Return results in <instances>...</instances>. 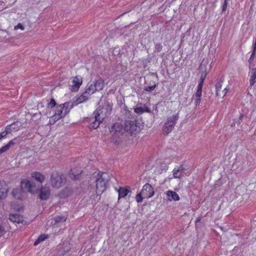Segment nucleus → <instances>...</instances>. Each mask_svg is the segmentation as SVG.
<instances>
[{
    "instance_id": "22",
    "label": "nucleus",
    "mask_w": 256,
    "mask_h": 256,
    "mask_svg": "<svg viewBox=\"0 0 256 256\" xmlns=\"http://www.w3.org/2000/svg\"><path fill=\"white\" fill-rule=\"evenodd\" d=\"M48 238V236L46 234H40L34 242V246H36Z\"/></svg>"
},
{
    "instance_id": "48",
    "label": "nucleus",
    "mask_w": 256,
    "mask_h": 256,
    "mask_svg": "<svg viewBox=\"0 0 256 256\" xmlns=\"http://www.w3.org/2000/svg\"><path fill=\"white\" fill-rule=\"evenodd\" d=\"M224 94L223 96H224L226 94V92H228L227 89L226 88H224Z\"/></svg>"
},
{
    "instance_id": "2",
    "label": "nucleus",
    "mask_w": 256,
    "mask_h": 256,
    "mask_svg": "<svg viewBox=\"0 0 256 256\" xmlns=\"http://www.w3.org/2000/svg\"><path fill=\"white\" fill-rule=\"evenodd\" d=\"M111 108L109 105L106 106V108L100 106L98 107L94 112L92 116L88 118L89 124V128L90 130H95L99 127L100 124L102 122L104 118L108 116L107 114H109Z\"/></svg>"
},
{
    "instance_id": "19",
    "label": "nucleus",
    "mask_w": 256,
    "mask_h": 256,
    "mask_svg": "<svg viewBox=\"0 0 256 256\" xmlns=\"http://www.w3.org/2000/svg\"><path fill=\"white\" fill-rule=\"evenodd\" d=\"M118 199L121 198H124L130 192V190L126 188L120 187L118 190Z\"/></svg>"
},
{
    "instance_id": "21",
    "label": "nucleus",
    "mask_w": 256,
    "mask_h": 256,
    "mask_svg": "<svg viewBox=\"0 0 256 256\" xmlns=\"http://www.w3.org/2000/svg\"><path fill=\"white\" fill-rule=\"evenodd\" d=\"M202 92H196V94L194 95L193 98L194 100V104L196 106L200 104L201 101Z\"/></svg>"
},
{
    "instance_id": "43",
    "label": "nucleus",
    "mask_w": 256,
    "mask_h": 256,
    "mask_svg": "<svg viewBox=\"0 0 256 256\" xmlns=\"http://www.w3.org/2000/svg\"><path fill=\"white\" fill-rule=\"evenodd\" d=\"M252 51L256 52V40L252 42Z\"/></svg>"
},
{
    "instance_id": "52",
    "label": "nucleus",
    "mask_w": 256,
    "mask_h": 256,
    "mask_svg": "<svg viewBox=\"0 0 256 256\" xmlns=\"http://www.w3.org/2000/svg\"><path fill=\"white\" fill-rule=\"evenodd\" d=\"M2 139V138L1 137V136L0 135V140Z\"/></svg>"
},
{
    "instance_id": "4",
    "label": "nucleus",
    "mask_w": 256,
    "mask_h": 256,
    "mask_svg": "<svg viewBox=\"0 0 256 256\" xmlns=\"http://www.w3.org/2000/svg\"><path fill=\"white\" fill-rule=\"evenodd\" d=\"M178 114H177L170 116L168 118L163 128V133L164 135H168L172 131L178 119Z\"/></svg>"
},
{
    "instance_id": "12",
    "label": "nucleus",
    "mask_w": 256,
    "mask_h": 256,
    "mask_svg": "<svg viewBox=\"0 0 256 256\" xmlns=\"http://www.w3.org/2000/svg\"><path fill=\"white\" fill-rule=\"evenodd\" d=\"M88 99V98L82 92L79 97L76 98L75 101L72 102H70V108H72L74 106L86 101Z\"/></svg>"
},
{
    "instance_id": "9",
    "label": "nucleus",
    "mask_w": 256,
    "mask_h": 256,
    "mask_svg": "<svg viewBox=\"0 0 256 256\" xmlns=\"http://www.w3.org/2000/svg\"><path fill=\"white\" fill-rule=\"evenodd\" d=\"M143 194L144 198H150L152 197L154 194V191L153 187L150 184H146L142 188L140 192Z\"/></svg>"
},
{
    "instance_id": "24",
    "label": "nucleus",
    "mask_w": 256,
    "mask_h": 256,
    "mask_svg": "<svg viewBox=\"0 0 256 256\" xmlns=\"http://www.w3.org/2000/svg\"><path fill=\"white\" fill-rule=\"evenodd\" d=\"M58 106L54 98H52L50 102L48 104L47 107L49 109H52L54 107H56Z\"/></svg>"
},
{
    "instance_id": "8",
    "label": "nucleus",
    "mask_w": 256,
    "mask_h": 256,
    "mask_svg": "<svg viewBox=\"0 0 256 256\" xmlns=\"http://www.w3.org/2000/svg\"><path fill=\"white\" fill-rule=\"evenodd\" d=\"M50 196V188L46 185L42 186L38 191V198L41 200H48Z\"/></svg>"
},
{
    "instance_id": "36",
    "label": "nucleus",
    "mask_w": 256,
    "mask_h": 256,
    "mask_svg": "<svg viewBox=\"0 0 256 256\" xmlns=\"http://www.w3.org/2000/svg\"><path fill=\"white\" fill-rule=\"evenodd\" d=\"M244 117V114H240L239 118L236 121V122L238 124H240V123L242 122Z\"/></svg>"
},
{
    "instance_id": "35",
    "label": "nucleus",
    "mask_w": 256,
    "mask_h": 256,
    "mask_svg": "<svg viewBox=\"0 0 256 256\" xmlns=\"http://www.w3.org/2000/svg\"><path fill=\"white\" fill-rule=\"evenodd\" d=\"M68 250H66L64 249L60 250L57 254V256H64L68 252Z\"/></svg>"
},
{
    "instance_id": "10",
    "label": "nucleus",
    "mask_w": 256,
    "mask_h": 256,
    "mask_svg": "<svg viewBox=\"0 0 256 256\" xmlns=\"http://www.w3.org/2000/svg\"><path fill=\"white\" fill-rule=\"evenodd\" d=\"M72 84H70V89L72 92H77L82 83V78L80 76L73 78Z\"/></svg>"
},
{
    "instance_id": "20",
    "label": "nucleus",
    "mask_w": 256,
    "mask_h": 256,
    "mask_svg": "<svg viewBox=\"0 0 256 256\" xmlns=\"http://www.w3.org/2000/svg\"><path fill=\"white\" fill-rule=\"evenodd\" d=\"M166 194L169 198H171L172 199L175 201H178L180 200L179 196L175 192L168 190V191Z\"/></svg>"
},
{
    "instance_id": "7",
    "label": "nucleus",
    "mask_w": 256,
    "mask_h": 256,
    "mask_svg": "<svg viewBox=\"0 0 256 256\" xmlns=\"http://www.w3.org/2000/svg\"><path fill=\"white\" fill-rule=\"evenodd\" d=\"M70 102H66L64 104H62L58 105L56 108V114H58V116L61 118H64L67 114L70 112V110H68V108L70 106Z\"/></svg>"
},
{
    "instance_id": "5",
    "label": "nucleus",
    "mask_w": 256,
    "mask_h": 256,
    "mask_svg": "<svg viewBox=\"0 0 256 256\" xmlns=\"http://www.w3.org/2000/svg\"><path fill=\"white\" fill-rule=\"evenodd\" d=\"M108 180L101 175L96 178V194L98 196H100L107 188V183Z\"/></svg>"
},
{
    "instance_id": "42",
    "label": "nucleus",
    "mask_w": 256,
    "mask_h": 256,
    "mask_svg": "<svg viewBox=\"0 0 256 256\" xmlns=\"http://www.w3.org/2000/svg\"><path fill=\"white\" fill-rule=\"evenodd\" d=\"M178 171L179 172H180L181 173L183 172L185 170V167L184 166V164L180 165L178 168H176Z\"/></svg>"
},
{
    "instance_id": "11",
    "label": "nucleus",
    "mask_w": 256,
    "mask_h": 256,
    "mask_svg": "<svg viewBox=\"0 0 256 256\" xmlns=\"http://www.w3.org/2000/svg\"><path fill=\"white\" fill-rule=\"evenodd\" d=\"M20 142V138H16L10 140L7 144L0 148V154L7 152L11 146L18 144Z\"/></svg>"
},
{
    "instance_id": "37",
    "label": "nucleus",
    "mask_w": 256,
    "mask_h": 256,
    "mask_svg": "<svg viewBox=\"0 0 256 256\" xmlns=\"http://www.w3.org/2000/svg\"><path fill=\"white\" fill-rule=\"evenodd\" d=\"M208 74L207 72L205 71H202V73L200 74V80H204L206 79V78Z\"/></svg>"
},
{
    "instance_id": "27",
    "label": "nucleus",
    "mask_w": 256,
    "mask_h": 256,
    "mask_svg": "<svg viewBox=\"0 0 256 256\" xmlns=\"http://www.w3.org/2000/svg\"><path fill=\"white\" fill-rule=\"evenodd\" d=\"M162 46L160 43L155 44L154 52L156 54L162 50Z\"/></svg>"
},
{
    "instance_id": "30",
    "label": "nucleus",
    "mask_w": 256,
    "mask_h": 256,
    "mask_svg": "<svg viewBox=\"0 0 256 256\" xmlns=\"http://www.w3.org/2000/svg\"><path fill=\"white\" fill-rule=\"evenodd\" d=\"M145 198H144L143 194H142L140 192L136 196V201L138 203L142 202L143 200Z\"/></svg>"
},
{
    "instance_id": "33",
    "label": "nucleus",
    "mask_w": 256,
    "mask_h": 256,
    "mask_svg": "<svg viewBox=\"0 0 256 256\" xmlns=\"http://www.w3.org/2000/svg\"><path fill=\"white\" fill-rule=\"evenodd\" d=\"M134 112L138 114H142L144 112V108L142 107H136L134 109Z\"/></svg>"
},
{
    "instance_id": "29",
    "label": "nucleus",
    "mask_w": 256,
    "mask_h": 256,
    "mask_svg": "<svg viewBox=\"0 0 256 256\" xmlns=\"http://www.w3.org/2000/svg\"><path fill=\"white\" fill-rule=\"evenodd\" d=\"M221 82H218L216 84V95L217 96H220V94L219 93V90L221 89L222 88Z\"/></svg>"
},
{
    "instance_id": "38",
    "label": "nucleus",
    "mask_w": 256,
    "mask_h": 256,
    "mask_svg": "<svg viewBox=\"0 0 256 256\" xmlns=\"http://www.w3.org/2000/svg\"><path fill=\"white\" fill-rule=\"evenodd\" d=\"M228 0H224V2L222 6V12H224L226 10L228 6Z\"/></svg>"
},
{
    "instance_id": "34",
    "label": "nucleus",
    "mask_w": 256,
    "mask_h": 256,
    "mask_svg": "<svg viewBox=\"0 0 256 256\" xmlns=\"http://www.w3.org/2000/svg\"><path fill=\"white\" fill-rule=\"evenodd\" d=\"M156 86H145L144 88V90L147 92H152V90H154Z\"/></svg>"
},
{
    "instance_id": "28",
    "label": "nucleus",
    "mask_w": 256,
    "mask_h": 256,
    "mask_svg": "<svg viewBox=\"0 0 256 256\" xmlns=\"http://www.w3.org/2000/svg\"><path fill=\"white\" fill-rule=\"evenodd\" d=\"M55 224L59 223L61 222H64L66 220V218L63 216H57L54 218Z\"/></svg>"
},
{
    "instance_id": "18",
    "label": "nucleus",
    "mask_w": 256,
    "mask_h": 256,
    "mask_svg": "<svg viewBox=\"0 0 256 256\" xmlns=\"http://www.w3.org/2000/svg\"><path fill=\"white\" fill-rule=\"evenodd\" d=\"M249 74H250V86L249 88H252V86L256 82V68H253Z\"/></svg>"
},
{
    "instance_id": "39",
    "label": "nucleus",
    "mask_w": 256,
    "mask_h": 256,
    "mask_svg": "<svg viewBox=\"0 0 256 256\" xmlns=\"http://www.w3.org/2000/svg\"><path fill=\"white\" fill-rule=\"evenodd\" d=\"M4 130L8 134L12 131V130L10 126V125H8L5 127Z\"/></svg>"
},
{
    "instance_id": "1",
    "label": "nucleus",
    "mask_w": 256,
    "mask_h": 256,
    "mask_svg": "<svg viewBox=\"0 0 256 256\" xmlns=\"http://www.w3.org/2000/svg\"><path fill=\"white\" fill-rule=\"evenodd\" d=\"M141 123L138 120H126L124 124L120 123L114 124L110 128L112 134V140L116 146L119 145L126 137L139 132L141 130Z\"/></svg>"
},
{
    "instance_id": "13",
    "label": "nucleus",
    "mask_w": 256,
    "mask_h": 256,
    "mask_svg": "<svg viewBox=\"0 0 256 256\" xmlns=\"http://www.w3.org/2000/svg\"><path fill=\"white\" fill-rule=\"evenodd\" d=\"M9 220L13 222L18 224H22L24 222L23 216L19 214H10L9 215Z\"/></svg>"
},
{
    "instance_id": "3",
    "label": "nucleus",
    "mask_w": 256,
    "mask_h": 256,
    "mask_svg": "<svg viewBox=\"0 0 256 256\" xmlns=\"http://www.w3.org/2000/svg\"><path fill=\"white\" fill-rule=\"evenodd\" d=\"M25 188L32 193L36 189V184L35 182L29 180L27 179H24L21 181L20 186V188H14L11 194L12 197L16 200H22L24 198Z\"/></svg>"
},
{
    "instance_id": "6",
    "label": "nucleus",
    "mask_w": 256,
    "mask_h": 256,
    "mask_svg": "<svg viewBox=\"0 0 256 256\" xmlns=\"http://www.w3.org/2000/svg\"><path fill=\"white\" fill-rule=\"evenodd\" d=\"M63 175L60 174L57 172H54L50 175V184L54 188H60L63 182Z\"/></svg>"
},
{
    "instance_id": "44",
    "label": "nucleus",
    "mask_w": 256,
    "mask_h": 256,
    "mask_svg": "<svg viewBox=\"0 0 256 256\" xmlns=\"http://www.w3.org/2000/svg\"><path fill=\"white\" fill-rule=\"evenodd\" d=\"M8 134L4 130L2 132H0V135L1 136V137L2 138H4L7 136Z\"/></svg>"
},
{
    "instance_id": "32",
    "label": "nucleus",
    "mask_w": 256,
    "mask_h": 256,
    "mask_svg": "<svg viewBox=\"0 0 256 256\" xmlns=\"http://www.w3.org/2000/svg\"><path fill=\"white\" fill-rule=\"evenodd\" d=\"M204 80H200V82H199L198 87H197V90L196 92H202V88L204 83Z\"/></svg>"
},
{
    "instance_id": "46",
    "label": "nucleus",
    "mask_w": 256,
    "mask_h": 256,
    "mask_svg": "<svg viewBox=\"0 0 256 256\" xmlns=\"http://www.w3.org/2000/svg\"><path fill=\"white\" fill-rule=\"evenodd\" d=\"M201 220H202L201 216H198V217L197 218L196 220V226H197V224L198 222H200Z\"/></svg>"
},
{
    "instance_id": "47",
    "label": "nucleus",
    "mask_w": 256,
    "mask_h": 256,
    "mask_svg": "<svg viewBox=\"0 0 256 256\" xmlns=\"http://www.w3.org/2000/svg\"><path fill=\"white\" fill-rule=\"evenodd\" d=\"M4 230V228L0 224V234L2 233Z\"/></svg>"
},
{
    "instance_id": "41",
    "label": "nucleus",
    "mask_w": 256,
    "mask_h": 256,
    "mask_svg": "<svg viewBox=\"0 0 256 256\" xmlns=\"http://www.w3.org/2000/svg\"><path fill=\"white\" fill-rule=\"evenodd\" d=\"M145 84H148V86H157V84H156V82L153 80H150L148 82H146Z\"/></svg>"
},
{
    "instance_id": "49",
    "label": "nucleus",
    "mask_w": 256,
    "mask_h": 256,
    "mask_svg": "<svg viewBox=\"0 0 256 256\" xmlns=\"http://www.w3.org/2000/svg\"><path fill=\"white\" fill-rule=\"evenodd\" d=\"M236 120H234V122L232 123L231 126H234L236 124Z\"/></svg>"
},
{
    "instance_id": "31",
    "label": "nucleus",
    "mask_w": 256,
    "mask_h": 256,
    "mask_svg": "<svg viewBox=\"0 0 256 256\" xmlns=\"http://www.w3.org/2000/svg\"><path fill=\"white\" fill-rule=\"evenodd\" d=\"M173 176L174 178H180L181 176V172L178 170L176 168H174L172 171Z\"/></svg>"
},
{
    "instance_id": "26",
    "label": "nucleus",
    "mask_w": 256,
    "mask_h": 256,
    "mask_svg": "<svg viewBox=\"0 0 256 256\" xmlns=\"http://www.w3.org/2000/svg\"><path fill=\"white\" fill-rule=\"evenodd\" d=\"M256 52L252 51V54L250 56V58L248 62L249 63V68L250 69H251V64L254 62V58L255 57Z\"/></svg>"
},
{
    "instance_id": "25",
    "label": "nucleus",
    "mask_w": 256,
    "mask_h": 256,
    "mask_svg": "<svg viewBox=\"0 0 256 256\" xmlns=\"http://www.w3.org/2000/svg\"><path fill=\"white\" fill-rule=\"evenodd\" d=\"M10 125V126H11L12 130H14L15 131L18 130H19V128L21 126V124L18 122H14Z\"/></svg>"
},
{
    "instance_id": "45",
    "label": "nucleus",
    "mask_w": 256,
    "mask_h": 256,
    "mask_svg": "<svg viewBox=\"0 0 256 256\" xmlns=\"http://www.w3.org/2000/svg\"><path fill=\"white\" fill-rule=\"evenodd\" d=\"M144 112H148V113L152 112L150 109L148 107H146L145 108H144Z\"/></svg>"
},
{
    "instance_id": "15",
    "label": "nucleus",
    "mask_w": 256,
    "mask_h": 256,
    "mask_svg": "<svg viewBox=\"0 0 256 256\" xmlns=\"http://www.w3.org/2000/svg\"><path fill=\"white\" fill-rule=\"evenodd\" d=\"M104 81L102 78H99L97 80H96L94 84H91L96 91H100L103 88L104 86Z\"/></svg>"
},
{
    "instance_id": "14",
    "label": "nucleus",
    "mask_w": 256,
    "mask_h": 256,
    "mask_svg": "<svg viewBox=\"0 0 256 256\" xmlns=\"http://www.w3.org/2000/svg\"><path fill=\"white\" fill-rule=\"evenodd\" d=\"M31 176L32 178L34 179L36 181L41 184L43 182L45 179V176L42 174L38 172H32Z\"/></svg>"
},
{
    "instance_id": "23",
    "label": "nucleus",
    "mask_w": 256,
    "mask_h": 256,
    "mask_svg": "<svg viewBox=\"0 0 256 256\" xmlns=\"http://www.w3.org/2000/svg\"><path fill=\"white\" fill-rule=\"evenodd\" d=\"M61 116H58V114H54L52 116L50 117V124H54L57 120L62 118Z\"/></svg>"
},
{
    "instance_id": "17",
    "label": "nucleus",
    "mask_w": 256,
    "mask_h": 256,
    "mask_svg": "<svg viewBox=\"0 0 256 256\" xmlns=\"http://www.w3.org/2000/svg\"><path fill=\"white\" fill-rule=\"evenodd\" d=\"M96 92L94 88L91 84H88L86 87L84 92H83L84 95L86 96L88 98Z\"/></svg>"
},
{
    "instance_id": "51",
    "label": "nucleus",
    "mask_w": 256,
    "mask_h": 256,
    "mask_svg": "<svg viewBox=\"0 0 256 256\" xmlns=\"http://www.w3.org/2000/svg\"><path fill=\"white\" fill-rule=\"evenodd\" d=\"M70 106L68 108V110H70L71 109V108H70Z\"/></svg>"
},
{
    "instance_id": "16",
    "label": "nucleus",
    "mask_w": 256,
    "mask_h": 256,
    "mask_svg": "<svg viewBox=\"0 0 256 256\" xmlns=\"http://www.w3.org/2000/svg\"><path fill=\"white\" fill-rule=\"evenodd\" d=\"M82 172V170H78L76 172H74L71 169L70 172L69 173V176L73 180H78L80 178Z\"/></svg>"
},
{
    "instance_id": "40",
    "label": "nucleus",
    "mask_w": 256,
    "mask_h": 256,
    "mask_svg": "<svg viewBox=\"0 0 256 256\" xmlns=\"http://www.w3.org/2000/svg\"><path fill=\"white\" fill-rule=\"evenodd\" d=\"M21 29L22 30H24V26L20 24V23H18L16 26L14 28V29L15 30H18V29Z\"/></svg>"
},
{
    "instance_id": "50",
    "label": "nucleus",
    "mask_w": 256,
    "mask_h": 256,
    "mask_svg": "<svg viewBox=\"0 0 256 256\" xmlns=\"http://www.w3.org/2000/svg\"><path fill=\"white\" fill-rule=\"evenodd\" d=\"M40 0H34V2H37V3H38V2H40Z\"/></svg>"
}]
</instances>
